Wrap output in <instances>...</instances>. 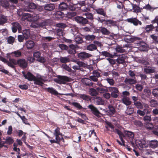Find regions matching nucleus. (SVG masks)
<instances>
[{"mask_svg": "<svg viewBox=\"0 0 158 158\" xmlns=\"http://www.w3.org/2000/svg\"><path fill=\"white\" fill-rule=\"evenodd\" d=\"M149 146L152 148H155L158 146V141L156 140H153L150 141L149 143Z\"/></svg>", "mask_w": 158, "mask_h": 158, "instance_id": "aec40b11", "label": "nucleus"}, {"mask_svg": "<svg viewBox=\"0 0 158 158\" xmlns=\"http://www.w3.org/2000/svg\"><path fill=\"white\" fill-rule=\"evenodd\" d=\"M91 55L85 52H81L78 54V58L81 60L86 59L91 56Z\"/></svg>", "mask_w": 158, "mask_h": 158, "instance_id": "ddd939ff", "label": "nucleus"}, {"mask_svg": "<svg viewBox=\"0 0 158 158\" xmlns=\"http://www.w3.org/2000/svg\"><path fill=\"white\" fill-rule=\"evenodd\" d=\"M122 102L127 106L131 105L132 102L130 100L129 98L127 97H124L122 99Z\"/></svg>", "mask_w": 158, "mask_h": 158, "instance_id": "5701e85b", "label": "nucleus"}, {"mask_svg": "<svg viewBox=\"0 0 158 158\" xmlns=\"http://www.w3.org/2000/svg\"><path fill=\"white\" fill-rule=\"evenodd\" d=\"M14 142L13 139L10 137H7L5 139V142L8 145H10L12 144Z\"/></svg>", "mask_w": 158, "mask_h": 158, "instance_id": "37998d69", "label": "nucleus"}, {"mask_svg": "<svg viewBox=\"0 0 158 158\" xmlns=\"http://www.w3.org/2000/svg\"><path fill=\"white\" fill-rule=\"evenodd\" d=\"M71 78L67 76L59 75L57 78L55 79V81L60 84H65L66 82L70 81Z\"/></svg>", "mask_w": 158, "mask_h": 158, "instance_id": "f03ea898", "label": "nucleus"}, {"mask_svg": "<svg viewBox=\"0 0 158 158\" xmlns=\"http://www.w3.org/2000/svg\"><path fill=\"white\" fill-rule=\"evenodd\" d=\"M50 23V19H46L43 22L39 23L40 27H44L48 25Z\"/></svg>", "mask_w": 158, "mask_h": 158, "instance_id": "cd10ccee", "label": "nucleus"}, {"mask_svg": "<svg viewBox=\"0 0 158 158\" xmlns=\"http://www.w3.org/2000/svg\"><path fill=\"white\" fill-rule=\"evenodd\" d=\"M7 40L9 44H13L15 42V38L13 37L10 36L7 38Z\"/></svg>", "mask_w": 158, "mask_h": 158, "instance_id": "680f3d73", "label": "nucleus"}, {"mask_svg": "<svg viewBox=\"0 0 158 158\" xmlns=\"http://www.w3.org/2000/svg\"><path fill=\"white\" fill-rule=\"evenodd\" d=\"M131 4L132 7V9H130L129 11H132V10H133V12L136 13H139L141 12V10L142 8H140L139 6L137 5L136 4H134L132 3H131Z\"/></svg>", "mask_w": 158, "mask_h": 158, "instance_id": "2eb2a0df", "label": "nucleus"}, {"mask_svg": "<svg viewBox=\"0 0 158 158\" xmlns=\"http://www.w3.org/2000/svg\"><path fill=\"white\" fill-rule=\"evenodd\" d=\"M0 4L5 8L7 9L9 7L10 4L7 0H0Z\"/></svg>", "mask_w": 158, "mask_h": 158, "instance_id": "b1692460", "label": "nucleus"}, {"mask_svg": "<svg viewBox=\"0 0 158 158\" xmlns=\"http://www.w3.org/2000/svg\"><path fill=\"white\" fill-rule=\"evenodd\" d=\"M139 62L144 65H147L149 64V62H150V59L148 57L146 56L141 57L138 59Z\"/></svg>", "mask_w": 158, "mask_h": 158, "instance_id": "9d476101", "label": "nucleus"}, {"mask_svg": "<svg viewBox=\"0 0 158 158\" xmlns=\"http://www.w3.org/2000/svg\"><path fill=\"white\" fill-rule=\"evenodd\" d=\"M97 90L100 93H103L108 91V88L103 87H98Z\"/></svg>", "mask_w": 158, "mask_h": 158, "instance_id": "603ef678", "label": "nucleus"}, {"mask_svg": "<svg viewBox=\"0 0 158 158\" xmlns=\"http://www.w3.org/2000/svg\"><path fill=\"white\" fill-rule=\"evenodd\" d=\"M17 65L22 68L25 69L27 66V63L26 60L24 59H21L17 60Z\"/></svg>", "mask_w": 158, "mask_h": 158, "instance_id": "6e6552de", "label": "nucleus"}, {"mask_svg": "<svg viewBox=\"0 0 158 158\" xmlns=\"http://www.w3.org/2000/svg\"><path fill=\"white\" fill-rule=\"evenodd\" d=\"M126 56L124 54L119 55L116 59L117 62L118 64H123L125 63Z\"/></svg>", "mask_w": 158, "mask_h": 158, "instance_id": "f3484780", "label": "nucleus"}, {"mask_svg": "<svg viewBox=\"0 0 158 158\" xmlns=\"http://www.w3.org/2000/svg\"><path fill=\"white\" fill-rule=\"evenodd\" d=\"M124 82L127 85H133L137 82V81L135 78H126L124 80Z\"/></svg>", "mask_w": 158, "mask_h": 158, "instance_id": "6ab92c4d", "label": "nucleus"}, {"mask_svg": "<svg viewBox=\"0 0 158 158\" xmlns=\"http://www.w3.org/2000/svg\"><path fill=\"white\" fill-rule=\"evenodd\" d=\"M94 10L97 14L102 15V17L105 18L107 17L106 11L103 8H99L95 9Z\"/></svg>", "mask_w": 158, "mask_h": 158, "instance_id": "4468645a", "label": "nucleus"}, {"mask_svg": "<svg viewBox=\"0 0 158 158\" xmlns=\"http://www.w3.org/2000/svg\"><path fill=\"white\" fill-rule=\"evenodd\" d=\"M126 20L128 23L132 24L135 26H137L139 24L140 25H141L142 24V22L136 18H128L126 19Z\"/></svg>", "mask_w": 158, "mask_h": 158, "instance_id": "0eeeda50", "label": "nucleus"}, {"mask_svg": "<svg viewBox=\"0 0 158 158\" xmlns=\"http://www.w3.org/2000/svg\"><path fill=\"white\" fill-rule=\"evenodd\" d=\"M60 128L59 127H57L56 128L54 132V135L56 136V135H60L62 134L60 133Z\"/></svg>", "mask_w": 158, "mask_h": 158, "instance_id": "69168bd1", "label": "nucleus"}, {"mask_svg": "<svg viewBox=\"0 0 158 158\" xmlns=\"http://www.w3.org/2000/svg\"><path fill=\"white\" fill-rule=\"evenodd\" d=\"M89 93L92 96H95L97 95V91L94 88H91L89 89Z\"/></svg>", "mask_w": 158, "mask_h": 158, "instance_id": "6e6d98bb", "label": "nucleus"}, {"mask_svg": "<svg viewBox=\"0 0 158 158\" xmlns=\"http://www.w3.org/2000/svg\"><path fill=\"white\" fill-rule=\"evenodd\" d=\"M155 28L154 26L152 24L147 25L143 28L144 29V33L150 35L153 33V31H154Z\"/></svg>", "mask_w": 158, "mask_h": 158, "instance_id": "20e7f679", "label": "nucleus"}, {"mask_svg": "<svg viewBox=\"0 0 158 158\" xmlns=\"http://www.w3.org/2000/svg\"><path fill=\"white\" fill-rule=\"evenodd\" d=\"M85 15L86 16L87 19H88L91 21L93 20L94 18V15L93 14L87 12L85 13Z\"/></svg>", "mask_w": 158, "mask_h": 158, "instance_id": "de8ad7c7", "label": "nucleus"}, {"mask_svg": "<svg viewBox=\"0 0 158 158\" xmlns=\"http://www.w3.org/2000/svg\"><path fill=\"white\" fill-rule=\"evenodd\" d=\"M156 33H153L151 34L150 35V37L152 39V40L156 42L158 41V37L156 35Z\"/></svg>", "mask_w": 158, "mask_h": 158, "instance_id": "774afa93", "label": "nucleus"}, {"mask_svg": "<svg viewBox=\"0 0 158 158\" xmlns=\"http://www.w3.org/2000/svg\"><path fill=\"white\" fill-rule=\"evenodd\" d=\"M106 123L107 125L110 127L111 130V131L112 132H114L115 133H117V132L116 131V130H119L118 129H114V125L112 124L111 123L109 122H106Z\"/></svg>", "mask_w": 158, "mask_h": 158, "instance_id": "79ce46f5", "label": "nucleus"}, {"mask_svg": "<svg viewBox=\"0 0 158 158\" xmlns=\"http://www.w3.org/2000/svg\"><path fill=\"white\" fill-rule=\"evenodd\" d=\"M95 102L96 104L98 105H104L105 102L101 98L98 97H96L95 101Z\"/></svg>", "mask_w": 158, "mask_h": 158, "instance_id": "bb28decb", "label": "nucleus"}, {"mask_svg": "<svg viewBox=\"0 0 158 158\" xmlns=\"http://www.w3.org/2000/svg\"><path fill=\"white\" fill-rule=\"evenodd\" d=\"M127 109L126 111V113L129 115H131L133 114L134 112V109L133 108L131 107H129V106L127 107Z\"/></svg>", "mask_w": 158, "mask_h": 158, "instance_id": "09e8293b", "label": "nucleus"}, {"mask_svg": "<svg viewBox=\"0 0 158 158\" xmlns=\"http://www.w3.org/2000/svg\"><path fill=\"white\" fill-rule=\"evenodd\" d=\"M12 27L11 29L13 33H15L18 30L19 32L22 30V27L20 24L17 22H13L12 23Z\"/></svg>", "mask_w": 158, "mask_h": 158, "instance_id": "423d86ee", "label": "nucleus"}, {"mask_svg": "<svg viewBox=\"0 0 158 158\" xmlns=\"http://www.w3.org/2000/svg\"><path fill=\"white\" fill-rule=\"evenodd\" d=\"M36 17L39 19V16L38 14H29L27 13H23L22 16L23 19H27L28 18H33Z\"/></svg>", "mask_w": 158, "mask_h": 158, "instance_id": "a211bd4d", "label": "nucleus"}, {"mask_svg": "<svg viewBox=\"0 0 158 158\" xmlns=\"http://www.w3.org/2000/svg\"><path fill=\"white\" fill-rule=\"evenodd\" d=\"M101 33L104 35H109L110 34V31L105 27H102L100 29Z\"/></svg>", "mask_w": 158, "mask_h": 158, "instance_id": "49530a36", "label": "nucleus"}, {"mask_svg": "<svg viewBox=\"0 0 158 158\" xmlns=\"http://www.w3.org/2000/svg\"><path fill=\"white\" fill-rule=\"evenodd\" d=\"M10 54H14V56L16 57H19L22 56V53L19 50L15 51L12 52Z\"/></svg>", "mask_w": 158, "mask_h": 158, "instance_id": "8fccbe9b", "label": "nucleus"}, {"mask_svg": "<svg viewBox=\"0 0 158 158\" xmlns=\"http://www.w3.org/2000/svg\"><path fill=\"white\" fill-rule=\"evenodd\" d=\"M135 144L138 147H140V148H145L146 146L145 141H139V142H138L136 141L135 142Z\"/></svg>", "mask_w": 158, "mask_h": 158, "instance_id": "c85d7f7f", "label": "nucleus"}, {"mask_svg": "<svg viewBox=\"0 0 158 158\" xmlns=\"http://www.w3.org/2000/svg\"><path fill=\"white\" fill-rule=\"evenodd\" d=\"M35 43L32 40H28L26 42V46L27 49H32L34 46Z\"/></svg>", "mask_w": 158, "mask_h": 158, "instance_id": "a878e982", "label": "nucleus"}, {"mask_svg": "<svg viewBox=\"0 0 158 158\" xmlns=\"http://www.w3.org/2000/svg\"><path fill=\"white\" fill-rule=\"evenodd\" d=\"M134 105L136 107L139 109H143V105L140 102L138 101L135 102H133Z\"/></svg>", "mask_w": 158, "mask_h": 158, "instance_id": "a18cd8bd", "label": "nucleus"}, {"mask_svg": "<svg viewBox=\"0 0 158 158\" xmlns=\"http://www.w3.org/2000/svg\"><path fill=\"white\" fill-rule=\"evenodd\" d=\"M72 105L75 107L77 108L78 110H81L83 108L82 106H81L79 103L73 102L72 103Z\"/></svg>", "mask_w": 158, "mask_h": 158, "instance_id": "4d7b16f0", "label": "nucleus"}, {"mask_svg": "<svg viewBox=\"0 0 158 158\" xmlns=\"http://www.w3.org/2000/svg\"><path fill=\"white\" fill-rule=\"evenodd\" d=\"M9 63L11 64L12 66V67H10L14 69H15V67L14 65H17V60L14 59L10 58L9 59Z\"/></svg>", "mask_w": 158, "mask_h": 158, "instance_id": "a19ab883", "label": "nucleus"}, {"mask_svg": "<svg viewBox=\"0 0 158 158\" xmlns=\"http://www.w3.org/2000/svg\"><path fill=\"white\" fill-rule=\"evenodd\" d=\"M7 19L6 17L4 15H2L0 18V24H3L7 22Z\"/></svg>", "mask_w": 158, "mask_h": 158, "instance_id": "3c124183", "label": "nucleus"}, {"mask_svg": "<svg viewBox=\"0 0 158 158\" xmlns=\"http://www.w3.org/2000/svg\"><path fill=\"white\" fill-rule=\"evenodd\" d=\"M60 60L62 63H66L69 62L70 59L67 57H62L60 58Z\"/></svg>", "mask_w": 158, "mask_h": 158, "instance_id": "5fc2aeb1", "label": "nucleus"}, {"mask_svg": "<svg viewBox=\"0 0 158 158\" xmlns=\"http://www.w3.org/2000/svg\"><path fill=\"white\" fill-rule=\"evenodd\" d=\"M47 91L52 94L57 96L60 94L59 93L56 89L52 87H48L46 88Z\"/></svg>", "mask_w": 158, "mask_h": 158, "instance_id": "412c9836", "label": "nucleus"}, {"mask_svg": "<svg viewBox=\"0 0 158 158\" xmlns=\"http://www.w3.org/2000/svg\"><path fill=\"white\" fill-rule=\"evenodd\" d=\"M35 84L42 86L44 84V79L41 76L35 77L33 81Z\"/></svg>", "mask_w": 158, "mask_h": 158, "instance_id": "1a4fd4ad", "label": "nucleus"}, {"mask_svg": "<svg viewBox=\"0 0 158 158\" xmlns=\"http://www.w3.org/2000/svg\"><path fill=\"white\" fill-rule=\"evenodd\" d=\"M108 113L110 116H112L115 113L116 111L113 106L109 105L108 106Z\"/></svg>", "mask_w": 158, "mask_h": 158, "instance_id": "e433bc0d", "label": "nucleus"}, {"mask_svg": "<svg viewBox=\"0 0 158 158\" xmlns=\"http://www.w3.org/2000/svg\"><path fill=\"white\" fill-rule=\"evenodd\" d=\"M124 133L127 136L131 138L132 140L134 139V135L133 132L128 131H125Z\"/></svg>", "mask_w": 158, "mask_h": 158, "instance_id": "f704fd0d", "label": "nucleus"}, {"mask_svg": "<svg viewBox=\"0 0 158 158\" xmlns=\"http://www.w3.org/2000/svg\"><path fill=\"white\" fill-rule=\"evenodd\" d=\"M156 8L152 6L149 4L146 5L143 7V9H146L147 10H149L150 11H153Z\"/></svg>", "mask_w": 158, "mask_h": 158, "instance_id": "58836bf2", "label": "nucleus"}, {"mask_svg": "<svg viewBox=\"0 0 158 158\" xmlns=\"http://www.w3.org/2000/svg\"><path fill=\"white\" fill-rule=\"evenodd\" d=\"M0 60L2 61L3 62L5 63L6 64L9 66V67H12V65L10 64V63H9V62L7 60L6 58L1 56L0 57Z\"/></svg>", "mask_w": 158, "mask_h": 158, "instance_id": "bf43d9fd", "label": "nucleus"}, {"mask_svg": "<svg viewBox=\"0 0 158 158\" xmlns=\"http://www.w3.org/2000/svg\"><path fill=\"white\" fill-rule=\"evenodd\" d=\"M86 48L88 50L93 51L97 49V46L95 44H91L87 46Z\"/></svg>", "mask_w": 158, "mask_h": 158, "instance_id": "473e14b6", "label": "nucleus"}, {"mask_svg": "<svg viewBox=\"0 0 158 158\" xmlns=\"http://www.w3.org/2000/svg\"><path fill=\"white\" fill-rule=\"evenodd\" d=\"M95 37L94 35H87L85 36V38L87 40H92L95 39Z\"/></svg>", "mask_w": 158, "mask_h": 158, "instance_id": "13d9d810", "label": "nucleus"}, {"mask_svg": "<svg viewBox=\"0 0 158 158\" xmlns=\"http://www.w3.org/2000/svg\"><path fill=\"white\" fill-rule=\"evenodd\" d=\"M108 91L111 93L110 95L112 97L116 98L118 97L119 91L117 88L115 87H109L108 88Z\"/></svg>", "mask_w": 158, "mask_h": 158, "instance_id": "7ed1b4c3", "label": "nucleus"}, {"mask_svg": "<svg viewBox=\"0 0 158 158\" xmlns=\"http://www.w3.org/2000/svg\"><path fill=\"white\" fill-rule=\"evenodd\" d=\"M35 77L30 72H28L27 74V77L25 78L30 81H33Z\"/></svg>", "mask_w": 158, "mask_h": 158, "instance_id": "7c9ffc66", "label": "nucleus"}, {"mask_svg": "<svg viewBox=\"0 0 158 158\" xmlns=\"http://www.w3.org/2000/svg\"><path fill=\"white\" fill-rule=\"evenodd\" d=\"M116 131L117 132V134L119 135V138L121 140L122 142L123 143V145L125 146L126 148H127V147H126L125 146L124 141L123 139V137H124V135L123 133L119 130H116Z\"/></svg>", "mask_w": 158, "mask_h": 158, "instance_id": "393cba45", "label": "nucleus"}, {"mask_svg": "<svg viewBox=\"0 0 158 158\" xmlns=\"http://www.w3.org/2000/svg\"><path fill=\"white\" fill-rule=\"evenodd\" d=\"M64 14L60 11H58L56 12L55 17L59 20H61L64 17Z\"/></svg>", "mask_w": 158, "mask_h": 158, "instance_id": "c9c22d12", "label": "nucleus"}, {"mask_svg": "<svg viewBox=\"0 0 158 158\" xmlns=\"http://www.w3.org/2000/svg\"><path fill=\"white\" fill-rule=\"evenodd\" d=\"M80 98L83 99L84 100L89 101L91 100V97L88 95L85 94H80L79 95Z\"/></svg>", "mask_w": 158, "mask_h": 158, "instance_id": "2f4dec72", "label": "nucleus"}, {"mask_svg": "<svg viewBox=\"0 0 158 158\" xmlns=\"http://www.w3.org/2000/svg\"><path fill=\"white\" fill-rule=\"evenodd\" d=\"M77 15V13L75 12L71 11L69 12L66 14V17L69 19H72V18L74 19V16Z\"/></svg>", "mask_w": 158, "mask_h": 158, "instance_id": "4c0bfd02", "label": "nucleus"}, {"mask_svg": "<svg viewBox=\"0 0 158 158\" xmlns=\"http://www.w3.org/2000/svg\"><path fill=\"white\" fill-rule=\"evenodd\" d=\"M37 61L41 63H44L46 62V60L44 56H40L37 59Z\"/></svg>", "mask_w": 158, "mask_h": 158, "instance_id": "0e129e2a", "label": "nucleus"}, {"mask_svg": "<svg viewBox=\"0 0 158 158\" xmlns=\"http://www.w3.org/2000/svg\"><path fill=\"white\" fill-rule=\"evenodd\" d=\"M88 108L90 109L93 114L97 117L99 116V115L100 113L96 107L92 105H89L88 106Z\"/></svg>", "mask_w": 158, "mask_h": 158, "instance_id": "9b49d317", "label": "nucleus"}, {"mask_svg": "<svg viewBox=\"0 0 158 158\" xmlns=\"http://www.w3.org/2000/svg\"><path fill=\"white\" fill-rule=\"evenodd\" d=\"M152 95L155 97H158V88H156L152 89Z\"/></svg>", "mask_w": 158, "mask_h": 158, "instance_id": "e2e57ef3", "label": "nucleus"}, {"mask_svg": "<svg viewBox=\"0 0 158 158\" xmlns=\"http://www.w3.org/2000/svg\"><path fill=\"white\" fill-rule=\"evenodd\" d=\"M68 5L64 2L61 3L59 6V9L61 11H64L68 10Z\"/></svg>", "mask_w": 158, "mask_h": 158, "instance_id": "4be33fe9", "label": "nucleus"}, {"mask_svg": "<svg viewBox=\"0 0 158 158\" xmlns=\"http://www.w3.org/2000/svg\"><path fill=\"white\" fill-rule=\"evenodd\" d=\"M78 6H77L76 4H73V5H70L69 6H68V10L74 11L76 10L77 9H78Z\"/></svg>", "mask_w": 158, "mask_h": 158, "instance_id": "864d4df0", "label": "nucleus"}, {"mask_svg": "<svg viewBox=\"0 0 158 158\" xmlns=\"http://www.w3.org/2000/svg\"><path fill=\"white\" fill-rule=\"evenodd\" d=\"M83 83L87 86H91L93 85L91 80L88 78H86L82 81Z\"/></svg>", "mask_w": 158, "mask_h": 158, "instance_id": "72a5a7b5", "label": "nucleus"}, {"mask_svg": "<svg viewBox=\"0 0 158 158\" xmlns=\"http://www.w3.org/2000/svg\"><path fill=\"white\" fill-rule=\"evenodd\" d=\"M44 8L45 10L47 11H51L55 9V6L53 4H48L44 6Z\"/></svg>", "mask_w": 158, "mask_h": 158, "instance_id": "dca6fc26", "label": "nucleus"}, {"mask_svg": "<svg viewBox=\"0 0 158 158\" xmlns=\"http://www.w3.org/2000/svg\"><path fill=\"white\" fill-rule=\"evenodd\" d=\"M101 55L104 56L105 57H110L113 58L114 55L112 54H110L107 51H103L101 53Z\"/></svg>", "mask_w": 158, "mask_h": 158, "instance_id": "c03bdc74", "label": "nucleus"}, {"mask_svg": "<svg viewBox=\"0 0 158 158\" xmlns=\"http://www.w3.org/2000/svg\"><path fill=\"white\" fill-rule=\"evenodd\" d=\"M23 34L25 39H28L30 36V31L29 29L24 30L23 32Z\"/></svg>", "mask_w": 158, "mask_h": 158, "instance_id": "c756f323", "label": "nucleus"}, {"mask_svg": "<svg viewBox=\"0 0 158 158\" xmlns=\"http://www.w3.org/2000/svg\"><path fill=\"white\" fill-rule=\"evenodd\" d=\"M64 30L62 29H58L56 30V32L58 35L59 36H63L64 34Z\"/></svg>", "mask_w": 158, "mask_h": 158, "instance_id": "052dcab7", "label": "nucleus"}, {"mask_svg": "<svg viewBox=\"0 0 158 158\" xmlns=\"http://www.w3.org/2000/svg\"><path fill=\"white\" fill-rule=\"evenodd\" d=\"M144 71L146 73L150 74L154 73L155 72V70L153 69L148 68H144Z\"/></svg>", "mask_w": 158, "mask_h": 158, "instance_id": "ea45409f", "label": "nucleus"}, {"mask_svg": "<svg viewBox=\"0 0 158 158\" xmlns=\"http://www.w3.org/2000/svg\"><path fill=\"white\" fill-rule=\"evenodd\" d=\"M30 27L34 28H40L39 23H31Z\"/></svg>", "mask_w": 158, "mask_h": 158, "instance_id": "338daca9", "label": "nucleus"}, {"mask_svg": "<svg viewBox=\"0 0 158 158\" xmlns=\"http://www.w3.org/2000/svg\"><path fill=\"white\" fill-rule=\"evenodd\" d=\"M74 19L77 23L82 25H85L88 23L87 19L82 16H77L74 17Z\"/></svg>", "mask_w": 158, "mask_h": 158, "instance_id": "39448f33", "label": "nucleus"}, {"mask_svg": "<svg viewBox=\"0 0 158 158\" xmlns=\"http://www.w3.org/2000/svg\"><path fill=\"white\" fill-rule=\"evenodd\" d=\"M36 8V5L34 3L31 2L29 4L27 7L24 10L29 12H33Z\"/></svg>", "mask_w": 158, "mask_h": 158, "instance_id": "f8f14e48", "label": "nucleus"}, {"mask_svg": "<svg viewBox=\"0 0 158 158\" xmlns=\"http://www.w3.org/2000/svg\"><path fill=\"white\" fill-rule=\"evenodd\" d=\"M96 19L98 22L101 23H104L109 26H115L116 25V21L112 20L105 19L103 17L97 16Z\"/></svg>", "mask_w": 158, "mask_h": 158, "instance_id": "f257e3e1", "label": "nucleus"}]
</instances>
